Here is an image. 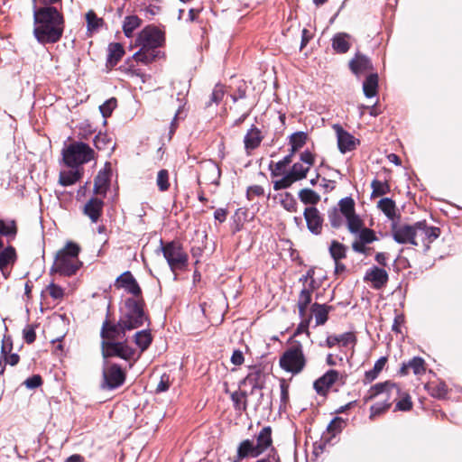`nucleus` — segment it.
Here are the masks:
<instances>
[{"label":"nucleus","mask_w":462,"mask_h":462,"mask_svg":"<svg viewBox=\"0 0 462 462\" xmlns=\"http://www.w3.org/2000/svg\"><path fill=\"white\" fill-rule=\"evenodd\" d=\"M220 178V169L213 162H208L201 167V173L199 177V181L203 180L206 182L217 184Z\"/></svg>","instance_id":"5701e85b"},{"label":"nucleus","mask_w":462,"mask_h":462,"mask_svg":"<svg viewBox=\"0 0 462 462\" xmlns=\"http://www.w3.org/2000/svg\"><path fill=\"white\" fill-rule=\"evenodd\" d=\"M356 235H358L359 241L369 244L376 240V236L374 232L372 229L361 227L360 231H358Z\"/></svg>","instance_id":"6e6d98bb"},{"label":"nucleus","mask_w":462,"mask_h":462,"mask_svg":"<svg viewBox=\"0 0 462 462\" xmlns=\"http://www.w3.org/2000/svg\"><path fill=\"white\" fill-rule=\"evenodd\" d=\"M350 35L345 32L337 33L332 39V47L338 53H346L350 48Z\"/></svg>","instance_id":"c756f323"},{"label":"nucleus","mask_w":462,"mask_h":462,"mask_svg":"<svg viewBox=\"0 0 462 462\" xmlns=\"http://www.w3.org/2000/svg\"><path fill=\"white\" fill-rule=\"evenodd\" d=\"M398 399L400 400L396 402L395 410L407 411L411 409L412 402L411 401L410 395L407 393L401 392V396Z\"/></svg>","instance_id":"603ef678"},{"label":"nucleus","mask_w":462,"mask_h":462,"mask_svg":"<svg viewBox=\"0 0 462 462\" xmlns=\"http://www.w3.org/2000/svg\"><path fill=\"white\" fill-rule=\"evenodd\" d=\"M314 282V279L310 278V282H309V284L305 285L304 288L300 292L297 306L299 309V314L301 318H304L306 316L308 307L312 300Z\"/></svg>","instance_id":"aec40b11"},{"label":"nucleus","mask_w":462,"mask_h":462,"mask_svg":"<svg viewBox=\"0 0 462 462\" xmlns=\"http://www.w3.org/2000/svg\"><path fill=\"white\" fill-rule=\"evenodd\" d=\"M339 373L336 370H328L325 374L314 382V389L320 395H326L328 389L337 382Z\"/></svg>","instance_id":"6ab92c4d"},{"label":"nucleus","mask_w":462,"mask_h":462,"mask_svg":"<svg viewBox=\"0 0 462 462\" xmlns=\"http://www.w3.org/2000/svg\"><path fill=\"white\" fill-rule=\"evenodd\" d=\"M303 215L310 232L319 235L322 231L323 218L318 208L314 207L306 208Z\"/></svg>","instance_id":"f3484780"},{"label":"nucleus","mask_w":462,"mask_h":462,"mask_svg":"<svg viewBox=\"0 0 462 462\" xmlns=\"http://www.w3.org/2000/svg\"><path fill=\"white\" fill-rule=\"evenodd\" d=\"M126 331L129 330L121 325V319L116 324L106 320L102 325L101 337L103 340L113 341L115 339L123 338Z\"/></svg>","instance_id":"dca6fc26"},{"label":"nucleus","mask_w":462,"mask_h":462,"mask_svg":"<svg viewBox=\"0 0 462 462\" xmlns=\"http://www.w3.org/2000/svg\"><path fill=\"white\" fill-rule=\"evenodd\" d=\"M46 291L51 295L54 300H60L63 298L64 291L61 287L56 285L55 283H51L47 286Z\"/></svg>","instance_id":"052dcab7"},{"label":"nucleus","mask_w":462,"mask_h":462,"mask_svg":"<svg viewBox=\"0 0 462 462\" xmlns=\"http://www.w3.org/2000/svg\"><path fill=\"white\" fill-rule=\"evenodd\" d=\"M273 444L271 427H263L258 435L256 440L245 439L240 442L237 447L236 459L237 461L244 458H254L262 455Z\"/></svg>","instance_id":"7ed1b4c3"},{"label":"nucleus","mask_w":462,"mask_h":462,"mask_svg":"<svg viewBox=\"0 0 462 462\" xmlns=\"http://www.w3.org/2000/svg\"><path fill=\"white\" fill-rule=\"evenodd\" d=\"M308 134L304 132H296L290 137V144L291 146V152L295 153L298 150L302 148L306 143Z\"/></svg>","instance_id":"e433bc0d"},{"label":"nucleus","mask_w":462,"mask_h":462,"mask_svg":"<svg viewBox=\"0 0 462 462\" xmlns=\"http://www.w3.org/2000/svg\"><path fill=\"white\" fill-rule=\"evenodd\" d=\"M79 246L73 243L68 242L64 248L60 250L56 255L53 270L63 276L74 275L81 266L79 260Z\"/></svg>","instance_id":"20e7f679"},{"label":"nucleus","mask_w":462,"mask_h":462,"mask_svg":"<svg viewBox=\"0 0 462 462\" xmlns=\"http://www.w3.org/2000/svg\"><path fill=\"white\" fill-rule=\"evenodd\" d=\"M341 216H342V214L336 208L329 210L328 219L333 227L337 228L342 226L343 219H342Z\"/></svg>","instance_id":"13d9d810"},{"label":"nucleus","mask_w":462,"mask_h":462,"mask_svg":"<svg viewBox=\"0 0 462 462\" xmlns=\"http://www.w3.org/2000/svg\"><path fill=\"white\" fill-rule=\"evenodd\" d=\"M392 234L394 241L398 244H411L417 245L414 241V224L413 225H392Z\"/></svg>","instance_id":"2eb2a0df"},{"label":"nucleus","mask_w":462,"mask_h":462,"mask_svg":"<svg viewBox=\"0 0 462 462\" xmlns=\"http://www.w3.org/2000/svg\"><path fill=\"white\" fill-rule=\"evenodd\" d=\"M86 19L88 31H96L103 24V20L98 18L93 11L87 13Z\"/></svg>","instance_id":"8fccbe9b"},{"label":"nucleus","mask_w":462,"mask_h":462,"mask_svg":"<svg viewBox=\"0 0 462 462\" xmlns=\"http://www.w3.org/2000/svg\"><path fill=\"white\" fill-rule=\"evenodd\" d=\"M378 75L370 74L363 83V91L366 97L370 98L377 95Z\"/></svg>","instance_id":"7c9ffc66"},{"label":"nucleus","mask_w":462,"mask_h":462,"mask_svg":"<svg viewBox=\"0 0 462 462\" xmlns=\"http://www.w3.org/2000/svg\"><path fill=\"white\" fill-rule=\"evenodd\" d=\"M262 131L255 125H252L244 137V145L247 154L258 148L263 139Z\"/></svg>","instance_id":"a211bd4d"},{"label":"nucleus","mask_w":462,"mask_h":462,"mask_svg":"<svg viewBox=\"0 0 462 462\" xmlns=\"http://www.w3.org/2000/svg\"><path fill=\"white\" fill-rule=\"evenodd\" d=\"M365 280L370 282L374 289H381L388 282V273L385 270L374 266L366 272Z\"/></svg>","instance_id":"4be33fe9"},{"label":"nucleus","mask_w":462,"mask_h":462,"mask_svg":"<svg viewBox=\"0 0 462 462\" xmlns=\"http://www.w3.org/2000/svg\"><path fill=\"white\" fill-rule=\"evenodd\" d=\"M104 201L98 198H91L84 206L83 213L92 223H97L102 215Z\"/></svg>","instance_id":"412c9836"},{"label":"nucleus","mask_w":462,"mask_h":462,"mask_svg":"<svg viewBox=\"0 0 462 462\" xmlns=\"http://www.w3.org/2000/svg\"><path fill=\"white\" fill-rule=\"evenodd\" d=\"M63 32V18L56 8L46 6L34 11V35L38 42H56Z\"/></svg>","instance_id":"f257e3e1"},{"label":"nucleus","mask_w":462,"mask_h":462,"mask_svg":"<svg viewBox=\"0 0 462 462\" xmlns=\"http://www.w3.org/2000/svg\"><path fill=\"white\" fill-rule=\"evenodd\" d=\"M264 195V189L260 185H254L247 189V197L249 199H253L254 197H260Z\"/></svg>","instance_id":"338daca9"},{"label":"nucleus","mask_w":462,"mask_h":462,"mask_svg":"<svg viewBox=\"0 0 462 462\" xmlns=\"http://www.w3.org/2000/svg\"><path fill=\"white\" fill-rule=\"evenodd\" d=\"M373 196H383L389 192L390 187L386 182H383L377 180L372 181Z\"/></svg>","instance_id":"5fc2aeb1"},{"label":"nucleus","mask_w":462,"mask_h":462,"mask_svg":"<svg viewBox=\"0 0 462 462\" xmlns=\"http://www.w3.org/2000/svg\"><path fill=\"white\" fill-rule=\"evenodd\" d=\"M346 421L339 417H336L328 426V430L333 432L334 434L342 430L345 427Z\"/></svg>","instance_id":"0e129e2a"},{"label":"nucleus","mask_w":462,"mask_h":462,"mask_svg":"<svg viewBox=\"0 0 462 462\" xmlns=\"http://www.w3.org/2000/svg\"><path fill=\"white\" fill-rule=\"evenodd\" d=\"M64 162L69 167H77L94 158V151L86 143L78 142L69 144L62 152Z\"/></svg>","instance_id":"0eeeda50"},{"label":"nucleus","mask_w":462,"mask_h":462,"mask_svg":"<svg viewBox=\"0 0 462 462\" xmlns=\"http://www.w3.org/2000/svg\"><path fill=\"white\" fill-rule=\"evenodd\" d=\"M106 188H107V180L105 176H103L99 173L95 180L94 192L96 194L105 195L106 192Z\"/></svg>","instance_id":"4d7b16f0"},{"label":"nucleus","mask_w":462,"mask_h":462,"mask_svg":"<svg viewBox=\"0 0 462 462\" xmlns=\"http://www.w3.org/2000/svg\"><path fill=\"white\" fill-rule=\"evenodd\" d=\"M329 253L334 259L337 267H338V261L346 257V247L337 241H332L329 246Z\"/></svg>","instance_id":"58836bf2"},{"label":"nucleus","mask_w":462,"mask_h":462,"mask_svg":"<svg viewBox=\"0 0 462 462\" xmlns=\"http://www.w3.org/2000/svg\"><path fill=\"white\" fill-rule=\"evenodd\" d=\"M440 235V230L436 226H429L426 221H419L414 224V241L417 245H423L425 250L430 249V245Z\"/></svg>","instance_id":"9b49d317"},{"label":"nucleus","mask_w":462,"mask_h":462,"mask_svg":"<svg viewBox=\"0 0 462 462\" xmlns=\"http://www.w3.org/2000/svg\"><path fill=\"white\" fill-rule=\"evenodd\" d=\"M171 385L170 376L166 374H163L161 376L160 382L157 384L156 392L157 393H162L166 392Z\"/></svg>","instance_id":"69168bd1"},{"label":"nucleus","mask_w":462,"mask_h":462,"mask_svg":"<svg viewBox=\"0 0 462 462\" xmlns=\"http://www.w3.org/2000/svg\"><path fill=\"white\" fill-rule=\"evenodd\" d=\"M332 307L326 304L314 303L311 308V313L315 318L316 326L324 325L328 317V313Z\"/></svg>","instance_id":"bb28decb"},{"label":"nucleus","mask_w":462,"mask_h":462,"mask_svg":"<svg viewBox=\"0 0 462 462\" xmlns=\"http://www.w3.org/2000/svg\"><path fill=\"white\" fill-rule=\"evenodd\" d=\"M408 365L412 370L413 374L416 375H420L425 373V361L419 356L413 357L411 360L408 362Z\"/></svg>","instance_id":"09e8293b"},{"label":"nucleus","mask_w":462,"mask_h":462,"mask_svg":"<svg viewBox=\"0 0 462 462\" xmlns=\"http://www.w3.org/2000/svg\"><path fill=\"white\" fill-rule=\"evenodd\" d=\"M117 106V101L115 97H111L99 106V110L104 118L111 116L112 112Z\"/></svg>","instance_id":"864d4df0"},{"label":"nucleus","mask_w":462,"mask_h":462,"mask_svg":"<svg viewBox=\"0 0 462 462\" xmlns=\"http://www.w3.org/2000/svg\"><path fill=\"white\" fill-rule=\"evenodd\" d=\"M386 362H387V358L385 356H382L381 358H379L375 362L373 369L365 372V379L368 382H372L374 379H376L377 376L379 375V374L381 373V371L383 369Z\"/></svg>","instance_id":"a19ab883"},{"label":"nucleus","mask_w":462,"mask_h":462,"mask_svg":"<svg viewBox=\"0 0 462 462\" xmlns=\"http://www.w3.org/2000/svg\"><path fill=\"white\" fill-rule=\"evenodd\" d=\"M351 70L356 75L363 74L372 69L370 60L361 54H357L349 63Z\"/></svg>","instance_id":"a878e982"},{"label":"nucleus","mask_w":462,"mask_h":462,"mask_svg":"<svg viewBox=\"0 0 462 462\" xmlns=\"http://www.w3.org/2000/svg\"><path fill=\"white\" fill-rule=\"evenodd\" d=\"M310 171V167L304 165L300 162H296L292 165L289 174L292 177V179L297 181L306 178L308 171Z\"/></svg>","instance_id":"37998d69"},{"label":"nucleus","mask_w":462,"mask_h":462,"mask_svg":"<svg viewBox=\"0 0 462 462\" xmlns=\"http://www.w3.org/2000/svg\"><path fill=\"white\" fill-rule=\"evenodd\" d=\"M295 180L292 179V177L287 173L285 176H283L281 180H275L273 182V189L275 190H280L283 189L289 188Z\"/></svg>","instance_id":"bf43d9fd"},{"label":"nucleus","mask_w":462,"mask_h":462,"mask_svg":"<svg viewBox=\"0 0 462 462\" xmlns=\"http://www.w3.org/2000/svg\"><path fill=\"white\" fill-rule=\"evenodd\" d=\"M17 227L14 220L4 221L0 219V234L5 236L14 237Z\"/></svg>","instance_id":"c03bdc74"},{"label":"nucleus","mask_w":462,"mask_h":462,"mask_svg":"<svg viewBox=\"0 0 462 462\" xmlns=\"http://www.w3.org/2000/svg\"><path fill=\"white\" fill-rule=\"evenodd\" d=\"M152 337L148 330H141L135 333L134 342L141 349V352L146 350L151 345Z\"/></svg>","instance_id":"c9c22d12"},{"label":"nucleus","mask_w":462,"mask_h":462,"mask_svg":"<svg viewBox=\"0 0 462 462\" xmlns=\"http://www.w3.org/2000/svg\"><path fill=\"white\" fill-rule=\"evenodd\" d=\"M156 184L161 191L168 190L170 187L169 172L167 170H161L157 174Z\"/></svg>","instance_id":"3c124183"},{"label":"nucleus","mask_w":462,"mask_h":462,"mask_svg":"<svg viewBox=\"0 0 462 462\" xmlns=\"http://www.w3.org/2000/svg\"><path fill=\"white\" fill-rule=\"evenodd\" d=\"M121 325L128 330H133L143 326L147 320L143 311L142 300L129 298L125 302V310L121 317Z\"/></svg>","instance_id":"423d86ee"},{"label":"nucleus","mask_w":462,"mask_h":462,"mask_svg":"<svg viewBox=\"0 0 462 462\" xmlns=\"http://www.w3.org/2000/svg\"><path fill=\"white\" fill-rule=\"evenodd\" d=\"M378 396H382L383 402H377L371 406L369 416L371 420H374L376 417L384 413L392 406V403L398 400L401 396V388L397 383L390 381L379 383L369 389L364 400L367 402Z\"/></svg>","instance_id":"f03ea898"},{"label":"nucleus","mask_w":462,"mask_h":462,"mask_svg":"<svg viewBox=\"0 0 462 462\" xmlns=\"http://www.w3.org/2000/svg\"><path fill=\"white\" fill-rule=\"evenodd\" d=\"M16 258L15 250L12 246H8L0 251V270L4 273L5 269L11 263H14Z\"/></svg>","instance_id":"72a5a7b5"},{"label":"nucleus","mask_w":462,"mask_h":462,"mask_svg":"<svg viewBox=\"0 0 462 462\" xmlns=\"http://www.w3.org/2000/svg\"><path fill=\"white\" fill-rule=\"evenodd\" d=\"M338 211L346 218L347 229L352 234H356L362 227L363 221L355 212V201L350 197L340 199Z\"/></svg>","instance_id":"1a4fd4ad"},{"label":"nucleus","mask_w":462,"mask_h":462,"mask_svg":"<svg viewBox=\"0 0 462 462\" xmlns=\"http://www.w3.org/2000/svg\"><path fill=\"white\" fill-rule=\"evenodd\" d=\"M294 154L290 152L288 155H286L282 160L276 162L273 166V168L271 169L272 175L273 176H279L283 174L287 165H289L291 162L292 156Z\"/></svg>","instance_id":"a18cd8bd"},{"label":"nucleus","mask_w":462,"mask_h":462,"mask_svg":"<svg viewBox=\"0 0 462 462\" xmlns=\"http://www.w3.org/2000/svg\"><path fill=\"white\" fill-rule=\"evenodd\" d=\"M163 42L164 33L159 28L148 25L138 33L135 45L143 48L157 49Z\"/></svg>","instance_id":"9d476101"},{"label":"nucleus","mask_w":462,"mask_h":462,"mask_svg":"<svg viewBox=\"0 0 462 462\" xmlns=\"http://www.w3.org/2000/svg\"><path fill=\"white\" fill-rule=\"evenodd\" d=\"M23 339L26 343L32 344L35 341L36 334L34 328L32 326H26L23 331Z\"/></svg>","instance_id":"774afa93"},{"label":"nucleus","mask_w":462,"mask_h":462,"mask_svg":"<svg viewBox=\"0 0 462 462\" xmlns=\"http://www.w3.org/2000/svg\"><path fill=\"white\" fill-rule=\"evenodd\" d=\"M224 96H225L224 86L217 84L215 86V88L211 93L210 102L218 104L222 100Z\"/></svg>","instance_id":"680f3d73"},{"label":"nucleus","mask_w":462,"mask_h":462,"mask_svg":"<svg viewBox=\"0 0 462 462\" xmlns=\"http://www.w3.org/2000/svg\"><path fill=\"white\" fill-rule=\"evenodd\" d=\"M81 177L79 170L63 171L60 173L59 182L62 186H70L76 183Z\"/></svg>","instance_id":"473e14b6"},{"label":"nucleus","mask_w":462,"mask_h":462,"mask_svg":"<svg viewBox=\"0 0 462 462\" xmlns=\"http://www.w3.org/2000/svg\"><path fill=\"white\" fill-rule=\"evenodd\" d=\"M160 51L156 49L143 48L134 54V59L143 64H149L154 61L160 55Z\"/></svg>","instance_id":"c85d7f7f"},{"label":"nucleus","mask_w":462,"mask_h":462,"mask_svg":"<svg viewBox=\"0 0 462 462\" xmlns=\"http://www.w3.org/2000/svg\"><path fill=\"white\" fill-rule=\"evenodd\" d=\"M116 284L134 296H138L141 293V289L130 272L121 274L116 280Z\"/></svg>","instance_id":"b1692460"},{"label":"nucleus","mask_w":462,"mask_h":462,"mask_svg":"<svg viewBox=\"0 0 462 462\" xmlns=\"http://www.w3.org/2000/svg\"><path fill=\"white\" fill-rule=\"evenodd\" d=\"M142 23V20L136 15L126 16L123 23V32L127 38L133 36V32Z\"/></svg>","instance_id":"2f4dec72"},{"label":"nucleus","mask_w":462,"mask_h":462,"mask_svg":"<svg viewBox=\"0 0 462 462\" xmlns=\"http://www.w3.org/2000/svg\"><path fill=\"white\" fill-rule=\"evenodd\" d=\"M161 245L163 256L173 273L177 270L186 268L188 264V254L179 243L170 242L163 245L162 242H161Z\"/></svg>","instance_id":"6e6552de"},{"label":"nucleus","mask_w":462,"mask_h":462,"mask_svg":"<svg viewBox=\"0 0 462 462\" xmlns=\"http://www.w3.org/2000/svg\"><path fill=\"white\" fill-rule=\"evenodd\" d=\"M299 198L302 203L310 205L317 204L320 199V196L310 189H301L299 193Z\"/></svg>","instance_id":"ea45409f"},{"label":"nucleus","mask_w":462,"mask_h":462,"mask_svg":"<svg viewBox=\"0 0 462 462\" xmlns=\"http://www.w3.org/2000/svg\"><path fill=\"white\" fill-rule=\"evenodd\" d=\"M104 382L102 387L106 389H116L121 386L125 380V373L118 365H109L103 370Z\"/></svg>","instance_id":"ddd939ff"},{"label":"nucleus","mask_w":462,"mask_h":462,"mask_svg":"<svg viewBox=\"0 0 462 462\" xmlns=\"http://www.w3.org/2000/svg\"><path fill=\"white\" fill-rule=\"evenodd\" d=\"M281 388V407H286L289 402V384L284 379L280 382Z\"/></svg>","instance_id":"e2e57ef3"},{"label":"nucleus","mask_w":462,"mask_h":462,"mask_svg":"<svg viewBox=\"0 0 462 462\" xmlns=\"http://www.w3.org/2000/svg\"><path fill=\"white\" fill-rule=\"evenodd\" d=\"M332 128L336 133L337 147L341 153L352 152L359 145V139L346 131L340 125L335 124Z\"/></svg>","instance_id":"4468645a"},{"label":"nucleus","mask_w":462,"mask_h":462,"mask_svg":"<svg viewBox=\"0 0 462 462\" xmlns=\"http://www.w3.org/2000/svg\"><path fill=\"white\" fill-rule=\"evenodd\" d=\"M234 407L238 411H245L247 408V394L243 391H236L231 394Z\"/></svg>","instance_id":"4c0bfd02"},{"label":"nucleus","mask_w":462,"mask_h":462,"mask_svg":"<svg viewBox=\"0 0 462 462\" xmlns=\"http://www.w3.org/2000/svg\"><path fill=\"white\" fill-rule=\"evenodd\" d=\"M104 358L117 356L125 360H135V350L123 342L102 341Z\"/></svg>","instance_id":"f8f14e48"},{"label":"nucleus","mask_w":462,"mask_h":462,"mask_svg":"<svg viewBox=\"0 0 462 462\" xmlns=\"http://www.w3.org/2000/svg\"><path fill=\"white\" fill-rule=\"evenodd\" d=\"M336 336L337 339V345L343 347H347L349 346H354L356 343V337L353 332H346Z\"/></svg>","instance_id":"de8ad7c7"},{"label":"nucleus","mask_w":462,"mask_h":462,"mask_svg":"<svg viewBox=\"0 0 462 462\" xmlns=\"http://www.w3.org/2000/svg\"><path fill=\"white\" fill-rule=\"evenodd\" d=\"M377 207L379 209H381L385 216L393 220L396 212H395V203L393 199L389 198L382 199L378 201Z\"/></svg>","instance_id":"f704fd0d"},{"label":"nucleus","mask_w":462,"mask_h":462,"mask_svg":"<svg viewBox=\"0 0 462 462\" xmlns=\"http://www.w3.org/2000/svg\"><path fill=\"white\" fill-rule=\"evenodd\" d=\"M94 144L98 150H113L115 145L106 134L99 133L95 136Z\"/></svg>","instance_id":"79ce46f5"},{"label":"nucleus","mask_w":462,"mask_h":462,"mask_svg":"<svg viewBox=\"0 0 462 462\" xmlns=\"http://www.w3.org/2000/svg\"><path fill=\"white\" fill-rule=\"evenodd\" d=\"M243 383L249 384L252 389H262L264 383V374L260 368L254 367L250 370Z\"/></svg>","instance_id":"393cba45"},{"label":"nucleus","mask_w":462,"mask_h":462,"mask_svg":"<svg viewBox=\"0 0 462 462\" xmlns=\"http://www.w3.org/2000/svg\"><path fill=\"white\" fill-rule=\"evenodd\" d=\"M281 197V204L285 210L289 212H295L297 210V202L291 193L285 192Z\"/></svg>","instance_id":"49530a36"},{"label":"nucleus","mask_w":462,"mask_h":462,"mask_svg":"<svg viewBox=\"0 0 462 462\" xmlns=\"http://www.w3.org/2000/svg\"><path fill=\"white\" fill-rule=\"evenodd\" d=\"M306 362L303 346L299 341L291 342L279 360L281 368L292 374H300L304 369Z\"/></svg>","instance_id":"39448f33"},{"label":"nucleus","mask_w":462,"mask_h":462,"mask_svg":"<svg viewBox=\"0 0 462 462\" xmlns=\"http://www.w3.org/2000/svg\"><path fill=\"white\" fill-rule=\"evenodd\" d=\"M125 54L124 47L121 43L113 42L108 45V54L106 59L107 66L114 67L122 59Z\"/></svg>","instance_id":"cd10ccee"}]
</instances>
